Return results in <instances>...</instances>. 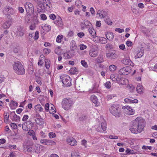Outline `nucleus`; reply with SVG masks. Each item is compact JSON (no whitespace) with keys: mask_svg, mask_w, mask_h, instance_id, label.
I'll list each match as a JSON object with an SVG mask.
<instances>
[{"mask_svg":"<svg viewBox=\"0 0 157 157\" xmlns=\"http://www.w3.org/2000/svg\"><path fill=\"white\" fill-rule=\"evenodd\" d=\"M142 148L143 149L145 150H148L149 149V150H151L152 147L151 146H148L144 145L142 147Z\"/></svg>","mask_w":157,"mask_h":157,"instance_id":"52","label":"nucleus"},{"mask_svg":"<svg viewBox=\"0 0 157 157\" xmlns=\"http://www.w3.org/2000/svg\"><path fill=\"white\" fill-rule=\"evenodd\" d=\"M89 32L92 36L96 35V32L95 30L92 28H89Z\"/></svg>","mask_w":157,"mask_h":157,"instance_id":"35","label":"nucleus"},{"mask_svg":"<svg viewBox=\"0 0 157 157\" xmlns=\"http://www.w3.org/2000/svg\"><path fill=\"white\" fill-rule=\"evenodd\" d=\"M43 29L44 30H45L46 31H49L51 30V27L50 25H45Z\"/></svg>","mask_w":157,"mask_h":157,"instance_id":"45","label":"nucleus"},{"mask_svg":"<svg viewBox=\"0 0 157 157\" xmlns=\"http://www.w3.org/2000/svg\"><path fill=\"white\" fill-rule=\"evenodd\" d=\"M106 56L110 59H115L117 57V55L115 53L113 52L106 54Z\"/></svg>","mask_w":157,"mask_h":157,"instance_id":"21","label":"nucleus"},{"mask_svg":"<svg viewBox=\"0 0 157 157\" xmlns=\"http://www.w3.org/2000/svg\"><path fill=\"white\" fill-rule=\"evenodd\" d=\"M45 66L47 69H48L50 66L49 62L47 59L45 60Z\"/></svg>","mask_w":157,"mask_h":157,"instance_id":"50","label":"nucleus"},{"mask_svg":"<svg viewBox=\"0 0 157 157\" xmlns=\"http://www.w3.org/2000/svg\"><path fill=\"white\" fill-rule=\"evenodd\" d=\"M106 124L105 122H103L101 123V125L98 126H95L96 131L100 132H103L106 129Z\"/></svg>","mask_w":157,"mask_h":157,"instance_id":"8","label":"nucleus"},{"mask_svg":"<svg viewBox=\"0 0 157 157\" xmlns=\"http://www.w3.org/2000/svg\"><path fill=\"white\" fill-rule=\"evenodd\" d=\"M25 9H26L27 13L33 14L34 12L33 5L30 2H26L25 4Z\"/></svg>","mask_w":157,"mask_h":157,"instance_id":"9","label":"nucleus"},{"mask_svg":"<svg viewBox=\"0 0 157 157\" xmlns=\"http://www.w3.org/2000/svg\"><path fill=\"white\" fill-rule=\"evenodd\" d=\"M34 151L37 153H40L44 149V147L39 144H36L33 146Z\"/></svg>","mask_w":157,"mask_h":157,"instance_id":"15","label":"nucleus"},{"mask_svg":"<svg viewBox=\"0 0 157 157\" xmlns=\"http://www.w3.org/2000/svg\"><path fill=\"white\" fill-rule=\"evenodd\" d=\"M48 140L46 139H42L40 140V143L42 144L45 145L46 144Z\"/></svg>","mask_w":157,"mask_h":157,"instance_id":"58","label":"nucleus"},{"mask_svg":"<svg viewBox=\"0 0 157 157\" xmlns=\"http://www.w3.org/2000/svg\"><path fill=\"white\" fill-rule=\"evenodd\" d=\"M82 24L84 25H85L86 28H87L89 27H90L91 25V23L90 21L87 20H85L84 21V23H82Z\"/></svg>","mask_w":157,"mask_h":157,"instance_id":"38","label":"nucleus"},{"mask_svg":"<svg viewBox=\"0 0 157 157\" xmlns=\"http://www.w3.org/2000/svg\"><path fill=\"white\" fill-rule=\"evenodd\" d=\"M131 71V67L126 66L121 69L119 71V73L120 75H126L130 73Z\"/></svg>","mask_w":157,"mask_h":157,"instance_id":"6","label":"nucleus"},{"mask_svg":"<svg viewBox=\"0 0 157 157\" xmlns=\"http://www.w3.org/2000/svg\"><path fill=\"white\" fill-rule=\"evenodd\" d=\"M43 3L44 5H45L46 6L50 8L52 7L51 2L49 0H44Z\"/></svg>","mask_w":157,"mask_h":157,"instance_id":"32","label":"nucleus"},{"mask_svg":"<svg viewBox=\"0 0 157 157\" xmlns=\"http://www.w3.org/2000/svg\"><path fill=\"white\" fill-rule=\"evenodd\" d=\"M121 109L119 105L117 104H113L111 106L110 109L111 113L116 117H119L121 114Z\"/></svg>","mask_w":157,"mask_h":157,"instance_id":"3","label":"nucleus"},{"mask_svg":"<svg viewBox=\"0 0 157 157\" xmlns=\"http://www.w3.org/2000/svg\"><path fill=\"white\" fill-rule=\"evenodd\" d=\"M98 48H92L90 49L89 52V54L90 56L93 57H95L98 55Z\"/></svg>","mask_w":157,"mask_h":157,"instance_id":"14","label":"nucleus"},{"mask_svg":"<svg viewBox=\"0 0 157 157\" xmlns=\"http://www.w3.org/2000/svg\"><path fill=\"white\" fill-rule=\"evenodd\" d=\"M63 37V36L61 35L58 36L56 38V42L58 43H60Z\"/></svg>","mask_w":157,"mask_h":157,"instance_id":"43","label":"nucleus"},{"mask_svg":"<svg viewBox=\"0 0 157 157\" xmlns=\"http://www.w3.org/2000/svg\"><path fill=\"white\" fill-rule=\"evenodd\" d=\"M4 116L5 121L6 120L8 121L9 118V115H8L7 113L5 112L4 113Z\"/></svg>","mask_w":157,"mask_h":157,"instance_id":"53","label":"nucleus"},{"mask_svg":"<svg viewBox=\"0 0 157 157\" xmlns=\"http://www.w3.org/2000/svg\"><path fill=\"white\" fill-rule=\"evenodd\" d=\"M71 50L74 51L76 48V45L75 41L74 40H72L71 43Z\"/></svg>","mask_w":157,"mask_h":157,"instance_id":"34","label":"nucleus"},{"mask_svg":"<svg viewBox=\"0 0 157 157\" xmlns=\"http://www.w3.org/2000/svg\"><path fill=\"white\" fill-rule=\"evenodd\" d=\"M55 107L54 106L52 105H51V109H49V112L50 113H55L56 112V111L55 109Z\"/></svg>","mask_w":157,"mask_h":157,"instance_id":"42","label":"nucleus"},{"mask_svg":"<svg viewBox=\"0 0 157 157\" xmlns=\"http://www.w3.org/2000/svg\"><path fill=\"white\" fill-rule=\"evenodd\" d=\"M122 109H125V113L127 115H132L135 113V111L130 107L124 106L123 107Z\"/></svg>","mask_w":157,"mask_h":157,"instance_id":"13","label":"nucleus"},{"mask_svg":"<svg viewBox=\"0 0 157 157\" xmlns=\"http://www.w3.org/2000/svg\"><path fill=\"white\" fill-rule=\"evenodd\" d=\"M3 12L4 14L6 15L7 17L9 15L13 14L15 13V11L12 8L11 6H6L4 7Z\"/></svg>","mask_w":157,"mask_h":157,"instance_id":"5","label":"nucleus"},{"mask_svg":"<svg viewBox=\"0 0 157 157\" xmlns=\"http://www.w3.org/2000/svg\"><path fill=\"white\" fill-rule=\"evenodd\" d=\"M49 136L50 138H54L55 137L56 135L54 133L51 132L49 133Z\"/></svg>","mask_w":157,"mask_h":157,"instance_id":"57","label":"nucleus"},{"mask_svg":"<svg viewBox=\"0 0 157 157\" xmlns=\"http://www.w3.org/2000/svg\"><path fill=\"white\" fill-rule=\"evenodd\" d=\"M107 15V13L104 10H99L96 14L97 16L99 18H104Z\"/></svg>","mask_w":157,"mask_h":157,"instance_id":"16","label":"nucleus"},{"mask_svg":"<svg viewBox=\"0 0 157 157\" xmlns=\"http://www.w3.org/2000/svg\"><path fill=\"white\" fill-rule=\"evenodd\" d=\"M51 52V50L47 48H44L43 49V52L44 54H48Z\"/></svg>","mask_w":157,"mask_h":157,"instance_id":"46","label":"nucleus"},{"mask_svg":"<svg viewBox=\"0 0 157 157\" xmlns=\"http://www.w3.org/2000/svg\"><path fill=\"white\" fill-rule=\"evenodd\" d=\"M25 33L24 29L22 27H20L17 29L16 32L17 35L19 36H22Z\"/></svg>","mask_w":157,"mask_h":157,"instance_id":"19","label":"nucleus"},{"mask_svg":"<svg viewBox=\"0 0 157 157\" xmlns=\"http://www.w3.org/2000/svg\"><path fill=\"white\" fill-rule=\"evenodd\" d=\"M98 63H100L103 61V56L102 55H99L96 59Z\"/></svg>","mask_w":157,"mask_h":157,"instance_id":"33","label":"nucleus"},{"mask_svg":"<svg viewBox=\"0 0 157 157\" xmlns=\"http://www.w3.org/2000/svg\"><path fill=\"white\" fill-rule=\"evenodd\" d=\"M80 47V49L82 50L86 49L87 48V46L84 44H81Z\"/></svg>","mask_w":157,"mask_h":157,"instance_id":"61","label":"nucleus"},{"mask_svg":"<svg viewBox=\"0 0 157 157\" xmlns=\"http://www.w3.org/2000/svg\"><path fill=\"white\" fill-rule=\"evenodd\" d=\"M10 125L14 129H16L17 127V125L14 123H11Z\"/></svg>","mask_w":157,"mask_h":157,"instance_id":"63","label":"nucleus"},{"mask_svg":"<svg viewBox=\"0 0 157 157\" xmlns=\"http://www.w3.org/2000/svg\"><path fill=\"white\" fill-rule=\"evenodd\" d=\"M40 17L42 20H45L46 19L47 17L46 15L44 14H42L40 15Z\"/></svg>","mask_w":157,"mask_h":157,"instance_id":"62","label":"nucleus"},{"mask_svg":"<svg viewBox=\"0 0 157 157\" xmlns=\"http://www.w3.org/2000/svg\"><path fill=\"white\" fill-rule=\"evenodd\" d=\"M67 142L71 146H74L76 144V141L72 137H69L67 139Z\"/></svg>","mask_w":157,"mask_h":157,"instance_id":"20","label":"nucleus"},{"mask_svg":"<svg viewBox=\"0 0 157 157\" xmlns=\"http://www.w3.org/2000/svg\"><path fill=\"white\" fill-rule=\"evenodd\" d=\"M105 87L108 89L110 88L111 87L110 82H106L105 84Z\"/></svg>","mask_w":157,"mask_h":157,"instance_id":"54","label":"nucleus"},{"mask_svg":"<svg viewBox=\"0 0 157 157\" xmlns=\"http://www.w3.org/2000/svg\"><path fill=\"white\" fill-rule=\"evenodd\" d=\"M11 114L13 115V120L15 121H20V117L19 116L17 115L16 114H15V112H11Z\"/></svg>","mask_w":157,"mask_h":157,"instance_id":"29","label":"nucleus"},{"mask_svg":"<svg viewBox=\"0 0 157 157\" xmlns=\"http://www.w3.org/2000/svg\"><path fill=\"white\" fill-rule=\"evenodd\" d=\"M81 64L82 65L85 67H87L88 65L87 64V63L84 60H82L81 61Z\"/></svg>","mask_w":157,"mask_h":157,"instance_id":"49","label":"nucleus"},{"mask_svg":"<svg viewBox=\"0 0 157 157\" xmlns=\"http://www.w3.org/2000/svg\"><path fill=\"white\" fill-rule=\"evenodd\" d=\"M87 118V117L85 115H82L79 117V119L81 121L85 120Z\"/></svg>","mask_w":157,"mask_h":157,"instance_id":"60","label":"nucleus"},{"mask_svg":"<svg viewBox=\"0 0 157 157\" xmlns=\"http://www.w3.org/2000/svg\"><path fill=\"white\" fill-rule=\"evenodd\" d=\"M77 71L78 70L75 67H74L71 68L69 71L70 73L72 75L75 74Z\"/></svg>","mask_w":157,"mask_h":157,"instance_id":"39","label":"nucleus"},{"mask_svg":"<svg viewBox=\"0 0 157 157\" xmlns=\"http://www.w3.org/2000/svg\"><path fill=\"white\" fill-rule=\"evenodd\" d=\"M71 157H81L79 154L75 151H73L71 153Z\"/></svg>","mask_w":157,"mask_h":157,"instance_id":"36","label":"nucleus"},{"mask_svg":"<svg viewBox=\"0 0 157 157\" xmlns=\"http://www.w3.org/2000/svg\"><path fill=\"white\" fill-rule=\"evenodd\" d=\"M127 87L130 90V91H132L135 89V87L131 84H129L127 86Z\"/></svg>","mask_w":157,"mask_h":157,"instance_id":"47","label":"nucleus"},{"mask_svg":"<svg viewBox=\"0 0 157 157\" xmlns=\"http://www.w3.org/2000/svg\"><path fill=\"white\" fill-rule=\"evenodd\" d=\"M136 90L137 92L140 94H141L142 93V90L143 89V86L141 85L140 84H139V85H138L136 87Z\"/></svg>","mask_w":157,"mask_h":157,"instance_id":"31","label":"nucleus"},{"mask_svg":"<svg viewBox=\"0 0 157 157\" xmlns=\"http://www.w3.org/2000/svg\"><path fill=\"white\" fill-rule=\"evenodd\" d=\"M119 75L117 74H112L110 76L111 79L113 81L117 82L118 79Z\"/></svg>","mask_w":157,"mask_h":157,"instance_id":"24","label":"nucleus"},{"mask_svg":"<svg viewBox=\"0 0 157 157\" xmlns=\"http://www.w3.org/2000/svg\"><path fill=\"white\" fill-rule=\"evenodd\" d=\"M55 142L54 141L49 140H48L46 145H52L54 144Z\"/></svg>","mask_w":157,"mask_h":157,"instance_id":"48","label":"nucleus"},{"mask_svg":"<svg viewBox=\"0 0 157 157\" xmlns=\"http://www.w3.org/2000/svg\"><path fill=\"white\" fill-rule=\"evenodd\" d=\"M6 21L3 24L2 27L4 29H8L10 27L12 23V18L10 15H9L6 18Z\"/></svg>","mask_w":157,"mask_h":157,"instance_id":"7","label":"nucleus"},{"mask_svg":"<svg viewBox=\"0 0 157 157\" xmlns=\"http://www.w3.org/2000/svg\"><path fill=\"white\" fill-rule=\"evenodd\" d=\"M13 69L15 72L17 74L22 75L25 74V70L24 66L20 62H16L13 65Z\"/></svg>","mask_w":157,"mask_h":157,"instance_id":"2","label":"nucleus"},{"mask_svg":"<svg viewBox=\"0 0 157 157\" xmlns=\"http://www.w3.org/2000/svg\"><path fill=\"white\" fill-rule=\"evenodd\" d=\"M124 101L126 103H137L138 102L137 99H135L131 97H129L128 98H125Z\"/></svg>","mask_w":157,"mask_h":157,"instance_id":"17","label":"nucleus"},{"mask_svg":"<svg viewBox=\"0 0 157 157\" xmlns=\"http://www.w3.org/2000/svg\"><path fill=\"white\" fill-rule=\"evenodd\" d=\"M122 63L126 65H129L132 66L133 64L132 61L129 58H125L122 60Z\"/></svg>","mask_w":157,"mask_h":157,"instance_id":"22","label":"nucleus"},{"mask_svg":"<svg viewBox=\"0 0 157 157\" xmlns=\"http://www.w3.org/2000/svg\"><path fill=\"white\" fill-rule=\"evenodd\" d=\"M144 54V51L143 50L140 49V51L137 53L136 55L135 56V58L136 59L140 58L142 57Z\"/></svg>","mask_w":157,"mask_h":157,"instance_id":"27","label":"nucleus"},{"mask_svg":"<svg viewBox=\"0 0 157 157\" xmlns=\"http://www.w3.org/2000/svg\"><path fill=\"white\" fill-rule=\"evenodd\" d=\"M33 124L29 122H26L24 123L22 126V129L23 130L27 131L30 130L32 127Z\"/></svg>","mask_w":157,"mask_h":157,"instance_id":"12","label":"nucleus"},{"mask_svg":"<svg viewBox=\"0 0 157 157\" xmlns=\"http://www.w3.org/2000/svg\"><path fill=\"white\" fill-rule=\"evenodd\" d=\"M125 151L128 154H134V151L133 150H131L129 148L127 149Z\"/></svg>","mask_w":157,"mask_h":157,"instance_id":"44","label":"nucleus"},{"mask_svg":"<svg viewBox=\"0 0 157 157\" xmlns=\"http://www.w3.org/2000/svg\"><path fill=\"white\" fill-rule=\"evenodd\" d=\"M29 131L28 132V133L29 135L32 136L33 135L34 133L35 132L33 130H29Z\"/></svg>","mask_w":157,"mask_h":157,"instance_id":"64","label":"nucleus"},{"mask_svg":"<svg viewBox=\"0 0 157 157\" xmlns=\"http://www.w3.org/2000/svg\"><path fill=\"white\" fill-rule=\"evenodd\" d=\"M91 101L95 104H97L98 100L96 97L94 95H92L90 98Z\"/></svg>","mask_w":157,"mask_h":157,"instance_id":"28","label":"nucleus"},{"mask_svg":"<svg viewBox=\"0 0 157 157\" xmlns=\"http://www.w3.org/2000/svg\"><path fill=\"white\" fill-rule=\"evenodd\" d=\"M36 110L40 112H42L43 110V109L41 107V106L40 105H36L35 107Z\"/></svg>","mask_w":157,"mask_h":157,"instance_id":"41","label":"nucleus"},{"mask_svg":"<svg viewBox=\"0 0 157 157\" xmlns=\"http://www.w3.org/2000/svg\"><path fill=\"white\" fill-rule=\"evenodd\" d=\"M99 42L102 44H105L107 43V40L104 37H101L99 39Z\"/></svg>","mask_w":157,"mask_h":157,"instance_id":"37","label":"nucleus"},{"mask_svg":"<svg viewBox=\"0 0 157 157\" xmlns=\"http://www.w3.org/2000/svg\"><path fill=\"white\" fill-rule=\"evenodd\" d=\"M106 36L108 40H112L113 38V33L111 32H107L106 34Z\"/></svg>","mask_w":157,"mask_h":157,"instance_id":"26","label":"nucleus"},{"mask_svg":"<svg viewBox=\"0 0 157 157\" xmlns=\"http://www.w3.org/2000/svg\"><path fill=\"white\" fill-rule=\"evenodd\" d=\"M63 57L64 58L67 59L71 58V56L70 55L67 53H64L63 54Z\"/></svg>","mask_w":157,"mask_h":157,"instance_id":"51","label":"nucleus"},{"mask_svg":"<svg viewBox=\"0 0 157 157\" xmlns=\"http://www.w3.org/2000/svg\"><path fill=\"white\" fill-rule=\"evenodd\" d=\"M105 48L106 49H110L113 48V47L111 44H108L106 45Z\"/></svg>","mask_w":157,"mask_h":157,"instance_id":"56","label":"nucleus"},{"mask_svg":"<svg viewBox=\"0 0 157 157\" xmlns=\"http://www.w3.org/2000/svg\"><path fill=\"white\" fill-rule=\"evenodd\" d=\"M117 67L114 65H111L109 66V70L112 72L114 71L117 68Z\"/></svg>","mask_w":157,"mask_h":157,"instance_id":"40","label":"nucleus"},{"mask_svg":"<svg viewBox=\"0 0 157 157\" xmlns=\"http://www.w3.org/2000/svg\"><path fill=\"white\" fill-rule=\"evenodd\" d=\"M29 40L33 42L34 40H37L39 37V33L38 31H36L35 33H30L28 36Z\"/></svg>","mask_w":157,"mask_h":157,"instance_id":"11","label":"nucleus"},{"mask_svg":"<svg viewBox=\"0 0 157 157\" xmlns=\"http://www.w3.org/2000/svg\"><path fill=\"white\" fill-rule=\"evenodd\" d=\"M115 31L118 32L119 33H121L124 31L123 29L120 28H116L115 29Z\"/></svg>","mask_w":157,"mask_h":157,"instance_id":"59","label":"nucleus"},{"mask_svg":"<svg viewBox=\"0 0 157 157\" xmlns=\"http://www.w3.org/2000/svg\"><path fill=\"white\" fill-rule=\"evenodd\" d=\"M128 79L124 78H118L117 82L118 83L122 85H126L128 83Z\"/></svg>","mask_w":157,"mask_h":157,"instance_id":"18","label":"nucleus"},{"mask_svg":"<svg viewBox=\"0 0 157 157\" xmlns=\"http://www.w3.org/2000/svg\"><path fill=\"white\" fill-rule=\"evenodd\" d=\"M62 81L63 84L66 86H69L71 85V78L67 75L63 77Z\"/></svg>","mask_w":157,"mask_h":157,"instance_id":"10","label":"nucleus"},{"mask_svg":"<svg viewBox=\"0 0 157 157\" xmlns=\"http://www.w3.org/2000/svg\"><path fill=\"white\" fill-rule=\"evenodd\" d=\"M145 126V120L141 117H138L132 121L129 130L133 133H140L144 130Z\"/></svg>","mask_w":157,"mask_h":157,"instance_id":"1","label":"nucleus"},{"mask_svg":"<svg viewBox=\"0 0 157 157\" xmlns=\"http://www.w3.org/2000/svg\"><path fill=\"white\" fill-rule=\"evenodd\" d=\"M31 14L27 13L25 17V21L26 22L29 23L31 22L30 16Z\"/></svg>","mask_w":157,"mask_h":157,"instance_id":"30","label":"nucleus"},{"mask_svg":"<svg viewBox=\"0 0 157 157\" xmlns=\"http://www.w3.org/2000/svg\"><path fill=\"white\" fill-rule=\"evenodd\" d=\"M73 103L71 99L64 98L62 103V107L64 109L67 110L70 108Z\"/></svg>","mask_w":157,"mask_h":157,"instance_id":"4","label":"nucleus"},{"mask_svg":"<svg viewBox=\"0 0 157 157\" xmlns=\"http://www.w3.org/2000/svg\"><path fill=\"white\" fill-rule=\"evenodd\" d=\"M54 23L60 27L62 26L63 25L62 19L60 17L57 18L56 20L55 21Z\"/></svg>","mask_w":157,"mask_h":157,"instance_id":"25","label":"nucleus"},{"mask_svg":"<svg viewBox=\"0 0 157 157\" xmlns=\"http://www.w3.org/2000/svg\"><path fill=\"white\" fill-rule=\"evenodd\" d=\"M36 82L39 84H41V78L39 77H36Z\"/></svg>","mask_w":157,"mask_h":157,"instance_id":"55","label":"nucleus"},{"mask_svg":"<svg viewBox=\"0 0 157 157\" xmlns=\"http://www.w3.org/2000/svg\"><path fill=\"white\" fill-rule=\"evenodd\" d=\"M40 118H36L35 119V121L36 123L39 125H42L44 124V121L43 119L41 118V117H40Z\"/></svg>","mask_w":157,"mask_h":157,"instance_id":"23","label":"nucleus"}]
</instances>
